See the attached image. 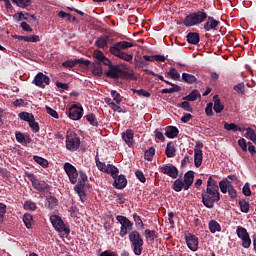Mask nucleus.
I'll return each mask as SVG.
<instances>
[{
    "mask_svg": "<svg viewBox=\"0 0 256 256\" xmlns=\"http://www.w3.org/2000/svg\"><path fill=\"white\" fill-rule=\"evenodd\" d=\"M63 169L66 172L68 180H70V183H77L74 186V191L79 195L80 201L84 203L86 200L85 183L88 180L87 174L82 170L78 172L75 166L69 162H66L64 164Z\"/></svg>",
    "mask_w": 256,
    "mask_h": 256,
    "instance_id": "f257e3e1",
    "label": "nucleus"
},
{
    "mask_svg": "<svg viewBox=\"0 0 256 256\" xmlns=\"http://www.w3.org/2000/svg\"><path fill=\"white\" fill-rule=\"evenodd\" d=\"M202 203L207 209H214V204L221 200L218 182L212 176L208 177L206 189L202 190Z\"/></svg>",
    "mask_w": 256,
    "mask_h": 256,
    "instance_id": "f03ea898",
    "label": "nucleus"
},
{
    "mask_svg": "<svg viewBox=\"0 0 256 256\" xmlns=\"http://www.w3.org/2000/svg\"><path fill=\"white\" fill-rule=\"evenodd\" d=\"M132 251L135 256H141L143 252V246H144V240L142 238V235L137 230H133L128 235Z\"/></svg>",
    "mask_w": 256,
    "mask_h": 256,
    "instance_id": "7ed1b4c3",
    "label": "nucleus"
},
{
    "mask_svg": "<svg viewBox=\"0 0 256 256\" xmlns=\"http://www.w3.org/2000/svg\"><path fill=\"white\" fill-rule=\"evenodd\" d=\"M50 222L52 226L55 228L58 233H64L66 236H69L71 230L69 227L66 226L64 220L58 215L50 216Z\"/></svg>",
    "mask_w": 256,
    "mask_h": 256,
    "instance_id": "20e7f679",
    "label": "nucleus"
},
{
    "mask_svg": "<svg viewBox=\"0 0 256 256\" xmlns=\"http://www.w3.org/2000/svg\"><path fill=\"white\" fill-rule=\"evenodd\" d=\"M26 177H28V180L32 183V187L38 192L43 193L51 190V186L49 184L37 180V177L33 173L26 172Z\"/></svg>",
    "mask_w": 256,
    "mask_h": 256,
    "instance_id": "39448f33",
    "label": "nucleus"
},
{
    "mask_svg": "<svg viewBox=\"0 0 256 256\" xmlns=\"http://www.w3.org/2000/svg\"><path fill=\"white\" fill-rule=\"evenodd\" d=\"M116 220L118 223L121 224V229L119 233L120 237L124 238L130 231L133 230L134 224L127 217L118 215L116 217Z\"/></svg>",
    "mask_w": 256,
    "mask_h": 256,
    "instance_id": "423d86ee",
    "label": "nucleus"
},
{
    "mask_svg": "<svg viewBox=\"0 0 256 256\" xmlns=\"http://www.w3.org/2000/svg\"><path fill=\"white\" fill-rule=\"evenodd\" d=\"M128 72L119 68L117 65L112 64L108 71L105 72V76L110 79H124L128 77Z\"/></svg>",
    "mask_w": 256,
    "mask_h": 256,
    "instance_id": "0eeeda50",
    "label": "nucleus"
},
{
    "mask_svg": "<svg viewBox=\"0 0 256 256\" xmlns=\"http://www.w3.org/2000/svg\"><path fill=\"white\" fill-rule=\"evenodd\" d=\"M236 235L239 239H241L242 241L241 246L243 248L249 249L251 247L252 239L246 228H243L242 226H238L236 228Z\"/></svg>",
    "mask_w": 256,
    "mask_h": 256,
    "instance_id": "6e6552de",
    "label": "nucleus"
},
{
    "mask_svg": "<svg viewBox=\"0 0 256 256\" xmlns=\"http://www.w3.org/2000/svg\"><path fill=\"white\" fill-rule=\"evenodd\" d=\"M80 145V138L75 134V132H70L66 137V148L70 151H76Z\"/></svg>",
    "mask_w": 256,
    "mask_h": 256,
    "instance_id": "1a4fd4ad",
    "label": "nucleus"
},
{
    "mask_svg": "<svg viewBox=\"0 0 256 256\" xmlns=\"http://www.w3.org/2000/svg\"><path fill=\"white\" fill-rule=\"evenodd\" d=\"M66 114L68 115V118H70L71 120L78 121L83 117L84 108L79 107L77 104H74L70 108H68Z\"/></svg>",
    "mask_w": 256,
    "mask_h": 256,
    "instance_id": "9d476101",
    "label": "nucleus"
},
{
    "mask_svg": "<svg viewBox=\"0 0 256 256\" xmlns=\"http://www.w3.org/2000/svg\"><path fill=\"white\" fill-rule=\"evenodd\" d=\"M131 47H134L133 43L130 42H126L125 40H122V42H118L116 44H113L112 46H110V54H115V53H120L123 51H126L128 49H130Z\"/></svg>",
    "mask_w": 256,
    "mask_h": 256,
    "instance_id": "9b49d317",
    "label": "nucleus"
},
{
    "mask_svg": "<svg viewBox=\"0 0 256 256\" xmlns=\"http://www.w3.org/2000/svg\"><path fill=\"white\" fill-rule=\"evenodd\" d=\"M32 83L37 87L44 89L45 85H50L51 79L48 76H46V74H43V72H38L37 76H35Z\"/></svg>",
    "mask_w": 256,
    "mask_h": 256,
    "instance_id": "f8f14e48",
    "label": "nucleus"
},
{
    "mask_svg": "<svg viewBox=\"0 0 256 256\" xmlns=\"http://www.w3.org/2000/svg\"><path fill=\"white\" fill-rule=\"evenodd\" d=\"M185 242L191 251L195 252L199 249V239L195 234L188 233L185 236Z\"/></svg>",
    "mask_w": 256,
    "mask_h": 256,
    "instance_id": "ddd939ff",
    "label": "nucleus"
},
{
    "mask_svg": "<svg viewBox=\"0 0 256 256\" xmlns=\"http://www.w3.org/2000/svg\"><path fill=\"white\" fill-rule=\"evenodd\" d=\"M160 172L172 179H177L179 176V170L175 165H164L160 168Z\"/></svg>",
    "mask_w": 256,
    "mask_h": 256,
    "instance_id": "4468645a",
    "label": "nucleus"
},
{
    "mask_svg": "<svg viewBox=\"0 0 256 256\" xmlns=\"http://www.w3.org/2000/svg\"><path fill=\"white\" fill-rule=\"evenodd\" d=\"M206 19H207L206 23H204V30L206 32L217 31L221 22L218 20H215L213 16H207Z\"/></svg>",
    "mask_w": 256,
    "mask_h": 256,
    "instance_id": "2eb2a0df",
    "label": "nucleus"
},
{
    "mask_svg": "<svg viewBox=\"0 0 256 256\" xmlns=\"http://www.w3.org/2000/svg\"><path fill=\"white\" fill-rule=\"evenodd\" d=\"M78 64L88 67L91 64V62L89 60H84V59H74V60H67L62 62V66L68 69H71Z\"/></svg>",
    "mask_w": 256,
    "mask_h": 256,
    "instance_id": "dca6fc26",
    "label": "nucleus"
},
{
    "mask_svg": "<svg viewBox=\"0 0 256 256\" xmlns=\"http://www.w3.org/2000/svg\"><path fill=\"white\" fill-rule=\"evenodd\" d=\"M122 140L128 147H132L134 145V131L127 129L125 132H122Z\"/></svg>",
    "mask_w": 256,
    "mask_h": 256,
    "instance_id": "f3484780",
    "label": "nucleus"
},
{
    "mask_svg": "<svg viewBox=\"0 0 256 256\" xmlns=\"http://www.w3.org/2000/svg\"><path fill=\"white\" fill-rule=\"evenodd\" d=\"M194 172L193 171H188L184 174V190L187 191L191 188L193 182H194Z\"/></svg>",
    "mask_w": 256,
    "mask_h": 256,
    "instance_id": "a211bd4d",
    "label": "nucleus"
},
{
    "mask_svg": "<svg viewBox=\"0 0 256 256\" xmlns=\"http://www.w3.org/2000/svg\"><path fill=\"white\" fill-rule=\"evenodd\" d=\"M110 37L108 35H101L98 37V39L95 42V46L98 49L105 50L107 49L108 43H109Z\"/></svg>",
    "mask_w": 256,
    "mask_h": 256,
    "instance_id": "6ab92c4d",
    "label": "nucleus"
},
{
    "mask_svg": "<svg viewBox=\"0 0 256 256\" xmlns=\"http://www.w3.org/2000/svg\"><path fill=\"white\" fill-rule=\"evenodd\" d=\"M186 41L189 44L198 45L201 41L200 34L196 32H190L186 35Z\"/></svg>",
    "mask_w": 256,
    "mask_h": 256,
    "instance_id": "aec40b11",
    "label": "nucleus"
},
{
    "mask_svg": "<svg viewBox=\"0 0 256 256\" xmlns=\"http://www.w3.org/2000/svg\"><path fill=\"white\" fill-rule=\"evenodd\" d=\"M16 142L17 143H20L22 145H27V144H30L32 143V139L30 136H24L23 135V132L21 131H16Z\"/></svg>",
    "mask_w": 256,
    "mask_h": 256,
    "instance_id": "412c9836",
    "label": "nucleus"
},
{
    "mask_svg": "<svg viewBox=\"0 0 256 256\" xmlns=\"http://www.w3.org/2000/svg\"><path fill=\"white\" fill-rule=\"evenodd\" d=\"M114 186L116 189L122 190L127 187V178L125 175H119L118 178H115Z\"/></svg>",
    "mask_w": 256,
    "mask_h": 256,
    "instance_id": "4be33fe9",
    "label": "nucleus"
},
{
    "mask_svg": "<svg viewBox=\"0 0 256 256\" xmlns=\"http://www.w3.org/2000/svg\"><path fill=\"white\" fill-rule=\"evenodd\" d=\"M183 24L186 28L195 27L196 21H195V15L194 13H190L184 17Z\"/></svg>",
    "mask_w": 256,
    "mask_h": 256,
    "instance_id": "5701e85b",
    "label": "nucleus"
},
{
    "mask_svg": "<svg viewBox=\"0 0 256 256\" xmlns=\"http://www.w3.org/2000/svg\"><path fill=\"white\" fill-rule=\"evenodd\" d=\"M165 136L173 139L179 136V129L176 126H168L165 131Z\"/></svg>",
    "mask_w": 256,
    "mask_h": 256,
    "instance_id": "b1692460",
    "label": "nucleus"
},
{
    "mask_svg": "<svg viewBox=\"0 0 256 256\" xmlns=\"http://www.w3.org/2000/svg\"><path fill=\"white\" fill-rule=\"evenodd\" d=\"M207 18H208V14L205 11L194 12V19H195L196 25H199L202 22L206 21Z\"/></svg>",
    "mask_w": 256,
    "mask_h": 256,
    "instance_id": "393cba45",
    "label": "nucleus"
},
{
    "mask_svg": "<svg viewBox=\"0 0 256 256\" xmlns=\"http://www.w3.org/2000/svg\"><path fill=\"white\" fill-rule=\"evenodd\" d=\"M208 227L211 234H216L217 232L220 233L221 231V224L216 220H210Z\"/></svg>",
    "mask_w": 256,
    "mask_h": 256,
    "instance_id": "a878e982",
    "label": "nucleus"
},
{
    "mask_svg": "<svg viewBox=\"0 0 256 256\" xmlns=\"http://www.w3.org/2000/svg\"><path fill=\"white\" fill-rule=\"evenodd\" d=\"M165 155L167 158H173L176 156V148L173 142H168L165 149Z\"/></svg>",
    "mask_w": 256,
    "mask_h": 256,
    "instance_id": "bb28decb",
    "label": "nucleus"
},
{
    "mask_svg": "<svg viewBox=\"0 0 256 256\" xmlns=\"http://www.w3.org/2000/svg\"><path fill=\"white\" fill-rule=\"evenodd\" d=\"M203 160L202 150H194V166L200 168Z\"/></svg>",
    "mask_w": 256,
    "mask_h": 256,
    "instance_id": "cd10ccee",
    "label": "nucleus"
},
{
    "mask_svg": "<svg viewBox=\"0 0 256 256\" xmlns=\"http://www.w3.org/2000/svg\"><path fill=\"white\" fill-rule=\"evenodd\" d=\"M182 80L184 81V83H186L188 85H193V84L197 83V78L195 76H193V74H191V73L184 72L182 74Z\"/></svg>",
    "mask_w": 256,
    "mask_h": 256,
    "instance_id": "c85d7f7f",
    "label": "nucleus"
},
{
    "mask_svg": "<svg viewBox=\"0 0 256 256\" xmlns=\"http://www.w3.org/2000/svg\"><path fill=\"white\" fill-rule=\"evenodd\" d=\"M144 237L146 240L150 241V243H154V240L158 238V233L155 230L146 229L144 231Z\"/></svg>",
    "mask_w": 256,
    "mask_h": 256,
    "instance_id": "c756f323",
    "label": "nucleus"
},
{
    "mask_svg": "<svg viewBox=\"0 0 256 256\" xmlns=\"http://www.w3.org/2000/svg\"><path fill=\"white\" fill-rule=\"evenodd\" d=\"M172 189L175 192H181L183 189L185 190V182L181 178H177L172 185Z\"/></svg>",
    "mask_w": 256,
    "mask_h": 256,
    "instance_id": "7c9ffc66",
    "label": "nucleus"
},
{
    "mask_svg": "<svg viewBox=\"0 0 256 256\" xmlns=\"http://www.w3.org/2000/svg\"><path fill=\"white\" fill-rule=\"evenodd\" d=\"M106 173L110 175L113 179H116L119 173L117 166L113 164H108L106 168Z\"/></svg>",
    "mask_w": 256,
    "mask_h": 256,
    "instance_id": "2f4dec72",
    "label": "nucleus"
},
{
    "mask_svg": "<svg viewBox=\"0 0 256 256\" xmlns=\"http://www.w3.org/2000/svg\"><path fill=\"white\" fill-rule=\"evenodd\" d=\"M112 55H114L118 58H121L123 61L129 62V63H131L133 60V55L127 54V52H125V51L114 53Z\"/></svg>",
    "mask_w": 256,
    "mask_h": 256,
    "instance_id": "473e14b6",
    "label": "nucleus"
},
{
    "mask_svg": "<svg viewBox=\"0 0 256 256\" xmlns=\"http://www.w3.org/2000/svg\"><path fill=\"white\" fill-rule=\"evenodd\" d=\"M201 96V93L199 92V90H194L192 91L190 94L186 95L183 97V100L185 101H191L194 102L198 99V97Z\"/></svg>",
    "mask_w": 256,
    "mask_h": 256,
    "instance_id": "72a5a7b5",
    "label": "nucleus"
},
{
    "mask_svg": "<svg viewBox=\"0 0 256 256\" xmlns=\"http://www.w3.org/2000/svg\"><path fill=\"white\" fill-rule=\"evenodd\" d=\"M92 74L98 77H101L103 75V68L100 62L93 63Z\"/></svg>",
    "mask_w": 256,
    "mask_h": 256,
    "instance_id": "f704fd0d",
    "label": "nucleus"
},
{
    "mask_svg": "<svg viewBox=\"0 0 256 256\" xmlns=\"http://www.w3.org/2000/svg\"><path fill=\"white\" fill-rule=\"evenodd\" d=\"M224 129L226 131H233V132H242L243 131V129L240 126H238L234 123L229 124L227 122H224Z\"/></svg>",
    "mask_w": 256,
    "mask_h": 256,
    "instance_id": "c9c22d12",
    "label": "nucleus"
},
{
    "mask_svg": "<svg viewBox=\"0 0 256 256\" xmlns=\"http://www.w3.org/2000/svg\"><path fill=\"white\" fill-rule=\"evenodd\" d=\"M13 4H16L19 8H27L32 5V0H12Z\"/></svg>",
    "mask_w": 256,
    "mask_h": 256,
    "instance_id": "e433bc0d",
    "label": "nucleus"
},
{
    "mask_svg": "<svg viewBox=\"0 0 256 256\" xmlns=\"http://www.w3.org/2000/svg\"><path fill=\"white\" fill-rule=\"evenodd\" d=\"M214 110L216 113H221L224 110V105L221 103L220 98L218 95L214 96Z\"/></svg>",
    "mask_w": 256,
    "mask_h": 256,
    "instance_id": "4c0bfd02",
    "label": "nucleus"
},
{
    "mask_svg": "<svg viewBox=\"0 0 256 256\" xmlns=\"http://www.w3.org/2000/svg\"><path fill=\"white\" fill-rule=\"evenodd\" d=\"M33 160L35 163H37L38 165H40L42 168L46 169L49 167V162L48 160L42 158V157H39V156H34L33 157Z\"/></svg>",
    "mask_w": 256,
    "mask_h": 256,
    "instance_id": "58836bf2",
    "label": "nucleus"
},
{
    "mask_svg": "<svg viewBox=\"0 0 256 256\" xmlns=\"http://www.w3.org/2000/svg\"><path fill=\"white\" fill-rule=\"evenodd\" d=\"M23 222L28 229H31L33 227V215L26 213L23 216Z\"/></svg>",
    "mask_w": 256,
    "mask_h": 256,
    "instance_id": "ea45409f",
    "label": "nucleus"
},
{
    "mask_svg": "<svg viewBox=\"0 0 256 256\" xmlns=\"http://www.w3.org/2000/svg\"><path fill=\"white\" fill-rule=\"evenodd\" d=\"M155 154H156V149L154 147H151L144 152V159L148 161H152Z\"/></svg>",
    "mask_w": 256,
    "mask_h": 256,
    "instance_id": "a19ab883",
    "label": "nucleus"
},
{
    "mask_svg": "<svg viewBox=\"0 0 256 256\" xmlns=\"http://www.w3.org/2000/svg\"><path fill=\"white\" fill-rule=\"evenodd\" d=\"M24 210L36 211L37 205H36V203L32 202V200H26V202L24 203Z\"/></svg>",
    "mask_w": 256,
    "mask_h": 256,
    "instance_id": "79ce46f5",
    "label": "nucleus"
},
{
    "mask_svg": "<svg viewBox=\"0 0 256 256\" xmlns=\"http://www.w3.org/2000/svg\"><path fill=\"white\" fill-rule=\"evenodd\" d=\"M239 206L242 213H248L250 211V204L246 200H239Z\"/></svg>",
    "mask_w": 256,
    "mask_h": 256,
    "instance_id": "37998d69",
    "label": "nucleus"
},
{
    "mask_svg": "<svg viewBox=\"0 0 256 256\" xmlns=\"http://www.w3.org/2000/svg\"><path fill=\"white\" fill-rule=\"evenodd\" d=\"M86 120L90 123L92 126H98V120L95 114L90 113L85 116Z\"/></svg>",
    "mask_w": 256,
    "mask_h": 256,
    "instance_id": "c03bdc74",
    "label": "nucleus"
},
{
    "mask_svg": "<svg viewBox=\"0 0 256 256\" xmlns=\"http://www.w3.org/2000/svg\"><path fill=\"white\" fill-rule=\"evenodd\" d=\"M95 163H96L97 168H98L100 171L106 173V171H107V165H106V163L100 161L98 155L95 157Z\"/></svg>",
    "mask_w": 256,
    "mask_h": 256,
    "instance_id": "a18cd8bd",
    "label": "nucleus"
},
{
    "mask_svg": "<svg viewBox=\"0 0 256 256\" xmlns=\"http://www.w3.org/2000/svg\"><path fill=\"white\" fill-rule=\"evenodd\" d=\"M47 202L49 209H55V207L58 205V199L55 196H49L47 198Z\"/></svg>",
    "mask_w": 256,
    "mask_h": 256,
    "instance_id": "49530a36",
    "label": "nucleus"
},
{
    "mask_svg": "<svg viewBox=\"0 0 256 256\" xmlns=\"http://www.w3.org/2000/svg\"><path fill=\"white\" fill-rule=\"evenodd\" d=\"M93 57L97 59L96 63L101 64L103 58L105 57V54L103 51L96 49L93 52Z\"/></svg>",
    "mask_w": 256,
    "mask_h": 256,
    "instance_id": "de8ad7c7",
    "label": "nucleus"
},
{
    "mask_svg": "<svg viewBox=\"0 0 256 256\" xmlns=\"http://www.w3.org/2000/svg\"><path fill=\"white\" fill-rule=\"evenodd\" d=\"M18 117H19L21 120L26 121V122H28V123L34 118L33 114H29V113H27V112H21V113H19Z\"/></svg>",
    "mask_w": 256,
    "mask_h": 256,
    "instance_id": "09e8293b",
    "label": "nucleus"
},
{
    "mask_svg": "<svg viewBox=\"0 0 256 256\" xmlns=\"http://www.w3.org/2000/svg\"><path fill=\"white\" fill-rule=\"evenodd\" d=\"M245 137H248L250 139V141H256V133L255 131L253 130V128H246V134H245Z\"/></svg>",
    "mask_w": 256,
    "mask_h": 256,
    "instance_id": "8fccbe9b",
    "label": "nucleus"
},
{
    "mask_svg": "<svg viewBox=\"0 0 256 256\" xmlns=\"http://www.w3.org/2000/svg\"><path fill=\"white\" fill-rule=\"evenodd\" d=\"M30 129L34 132V133H38L40 131V126L37 122H35L34 117L30 120V122L28 123Z\"/></svg>",
    "mask_w": 256,
    "mask_h": 256,
    "instance_id": "3c124183",
    "label": "nucleus"
},
{
    "mask_svg": "<svg viewBox=\"0 0 256 256\" xmlns=\"http://www.w3.org/2000/svg\"><path fill=\"white\" fill-rule=\"evenodd\" d=\"M167 75L170 76L174 80H178L180 78V73L176 70V68L171 67L167 72Z\"/></svg>",
    "mask_w": 256,
    "mask_h": 256,
    "instance_id": "603ef678",
    "label": "nucleus"
},
{
    "mask_svg": "<svg viewBox=\"0 0 256 256\" xmlns=\"http://www.w3.org/2000/svg\"><path fill=\"white\" fill-rule=\"evenodd\" d=\"M110 96L113 98V101H115L117 104H120L122 102V96L116 90H112L110 92Z\"/></svg>",
    "mask_w": 256,
    "mask_h": 256,
    "instance_id": "864d4df0",
    "label": "nucleus"
},
{
    "mask_svg": "<svg viewBox=\"0 0 256 256\" xmlns=\"http://www.w3.org/2000/svg\"><path fill=\"white\" fill-rule=\"evenodd\" d=\"M234 90L239 94V95H244L245 93V84L244 82L238 83L234 86Z\"/></svg>",
    "mask_w": 256,
    "mask_h": 256,
    "instance_id": "5fc2aeb1",
    "label": "nucleus"
},
{
    "mask_svg": "<svg viewBox=\"0 0 256 256\" xmlns=\"http://www.w3.org/2000/svg\"><path fill=\"white\" fill-rule=\"evenodd\" d=\"M46 112L54 119H59V114L50 106H45Z\"/></svg>",
    "mask_w": 256,
    "mask_h": 256,
    "instance_id": "6e6d98bb",
    "label": "nucleus"
},
{
    "mask_svg": "<svg viewBox=\"0 0 256 256\" xmlns=\"http://www.w3.org/2000/svg\"><path fill=\"white\" fill-rule=\"evenodd\" d=\"M180 108L184 109V111L187 112H193V108L191 107V104L189 101H184L179 105Z\"/></svg>",
    "mask_w": 256,
    "mask_h": 256,
    "instance_id": "4d7b16f0",
    "label": "nucleus"
},
{
    "mask_svg": "<svg viewBox=\"0 0 256 256\" xmlns=\"http://www.w3.org/2000/svg\"><path fill=\"white\" fill-rule=\"evenodd\" d=\"M6 212H7V206L3 203H0V224L3 223V219Z\"/></svg>",
    "mask_w": 256,
    "mask_h": 256,
    "instance_id": "13d9d810",
    "label": "nucleus"
},
{
    "mask_svg": "<svg viewBox=\"0 0 256 256\" xmlns=\"http://www.w3.org/2000/svg\"><path fill=\"white\" fill-rule=\"evenodd\" d=\"M111 110H113L114 112H118V113H126L127 110L126 109H123L121 106H119V104H117V102L114 104H112Z\"/></svg>",
    "mask_w": 256,
    "mask_h": 256,
    "instance_id": "bf43d9fd",
    "label": "nucleus"
},
{
    "mask_svg": "<svg viewBox=\"0 0 256 256\" xmlns=\"http://www.w3.org/2000/svg\"><path fill=\"white\" fill-rule=\"evenodd\" d=\"M135 176L142 183H145L147 181V178L145 177L144 173L140 170H137L135 172Z\"/></svg>",
    "mask_w": 256,
    "mask_h": 256,
    "instance_id": "052dcab7",
    "label": "nucleus"
},
{
    "mask_svg": "<svg viewBox=\"0 0 256 256\" xmlns=\"http://www.w3.org/2000/svg\"><path fill=\"white\" fill-rule=\"evenodd\" d=\"M219 188H220V191L223 193V194H226L228 192V188H227V182L225 180H222L219 182Z\"/></svg>",
    "mask_w": 256,
    "mask_h": 256,
    "instance_id": "680f3d73",
    "label": "nucleus"
},
{
    "mask_svg": "<svg viewBox=\"0 0 256 256\" xmlns=\"http://www.w3.org/2000/svg\"><path fill=\"white\" fill-rule=\"evenodd\" d=\"M237 144L238 146L244 151L246 152L248 149H247V142L244 138H241L237 141Z\"/></svg>",
    "mask_w": 256,
    "mask_h": 256,
    "instance_id": "e2e57ef3",
    "label": "nucleus"
},
{
    "mask_svg": "<svg viewBox=\"0 0 256 256\" xmlns=\"http://www.w3.org/2000/svg\"><path fill=\"white\" fill-rule=\"evenodd\" d=\"M227 192H228V195H229L230 199H232V200L236 199L237 190L233 186H230V189Z\"/></svg>",
    "mask_w": 256,
    "mask_h": 256,
    "instance_id": "0e129e2a",
    "label": "nucleus"
},
{
    "mask_svg": "<svg viewBox=\"0 0 256 256\" xmlns=\"http://www.w3.org/2000/svg\"><path fill=\"white\" fill-rule=\"evenodd\" d=\"M242 192L245 196H251L252 195V191H251V188H250V185L248 183H246L244 186H243V189H242Z\"/></svg>",
    "mask_w": 256,
    "mask_h": 256,
    "instance_id": "69168bd1",
    "label": "nucleus"
},
{
    "mask_svg": "<svg viewBox=\"0 0 256 256\" xmlns=\"http://www.w3.org/2000/svg\"><path fill=\"white\" fill-rule=\"evenodd\" d=\"M136 92H137V95L140 97L150 98V96H151V93H149V91H146L144 89H140Z\"/></svg>",
    "mask_w": 256,
    "mask_h": 256,
    "instance_id": "338daca9",
    "label": "nucleus"
},
{
    "mask_svg": "<svg viewBox=\"0 0 256 256\" xmlns=\"http://www.w3.org/2000/svg\"><path fill=\"white\" fill-rule=\"evenodd\" d=\"M133 220H134L136 226H140L143 223L141 217L139 215H137V213L133 214Z\"/></svg>",
    "mask_w": 256,
    "mask_h": 256,
    "instance_id": "774afa93",
    "label": "nucleus"
}]
</instances>
